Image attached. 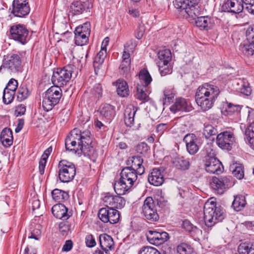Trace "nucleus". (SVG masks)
<instances>
[{"instance_id":"nucleus-1","label":"nucleus","mask_w":254,"mask_h":254,"mask_svg":"<svg viewBox=\"0 0 254 254\" xmlns=\"http://www.w3.org/2000/svg\"><path fill=\"white\" fill-rule=\"evenodd\" d=\"M90 134L89 130L82 132L77 128H74L65 139L66 150L78 154L83 153L90 156L94 150L93 147L91 145L92 139Z\"/></svg>"},{"instance_id":"nucleus-2","label":"nucleus","mask_w":254,"mask_h":254,"mask_svg":"<svg viewBox=\"0 0 254 254\" xmlns=\"http://www.w3.org/2000/svg\"><path fill=\"white\" fill-rule=\"evenodd\" d=\"M220 92L217 86L204 83L197 89L195 95L196 103L203 111H207L213 107Z\"/></svg>"},{"instance_id":"nucleus-3","label":"nucleus","mask_w":254,"mask_h":254,"mask_svg":"<svg viewBox=\"0 0 254 254\" xmlns=\"http://www.w3.org/2000/svg\"><path fill=\"white\" fill-rule=\"evenodd\" d=\"M138 173L134 169L125 167L121 172L120 180L114 185V190L117 194H124L131 189L137 180Z\"/></svg>"},{"instance_id":"nucleus-4","label":"nucleus","mask_w":254,"mask_h":254,"mask_svg":"<svg viewBox=\"0 0 254 254\" xmlns=\"http://www.w3.org/2000/svg\"><path fill=\"white\" fill-rule=\"evenodd\" d=\"M203 214L205 225L208 227L214 226L224 218L223 209L220 206H217L216 202L211 199L204 203Z\"/></svg>"},{"instance_id":"nucleus-5","label":"nucleus","mask_w":254,"mask_h":254,"mask_svg":"<svg viewBox=\"0 0 254 254\" xmlns=\"http://www.w3.org/2000/svg\"><path fill=\"white\" fill-rule=\"evenodd\" d=\"M76 174L74 164L66 160L60 161L58 165V176L59 180L63 183H68L72 181Z\"/></svg>"},{"instance_id":"nucleus-6","label":"nucleus","mask_w":254,"mask_h":254,"mask_svg":"<svg viewBox=\"0 0 254 254\" xmlns=\"http://www.w3.org/2000/svg\"><path fill=\"white\" fill-rule=\"evenodd\" d=\"M74 68L75 66L70 64L57 69L56 71H54L52 77L53 83L59 87L66 85L69 81Z\"/></svg>"},{"instance_id":"nucleus-7","label":"nucleus","mask_w":254,"mask_h":254,"mask_svg":"<svg viewBox=\"0 0 254 254\" xmlns=\"http://www.w3.org/2000/svg\"><path fill=\"white\" fill-rule=\"evenodd\" d=\"M2 69L7 70L9 73H16L20 72L21 69V58L17 54L4 56L2 64L0 67V72Z\"/></svg>"},{"instance_id":"nucleus-8","label":"nucleus","mask_w":254,"mask_h":254,"mask_svg":"<svg viewBox=\"0 0 254 254\" xmlns=\"http://www.w3.org/2000/svg\"><path fill=\"white\" fill-rule=\"evenodd\" d=\"M141 214L147 220L154 222L159 220L156 207L151 197H147L144 201L141 207Z\"/></svg>"},{"instance_id":"nucleus-9","label":"nucleus","mask_w":254,"mask_h":254,"mask_svg":"<svg viewBox=\"0 0 254 254\" xmlns=\"http://www.w3.org/2000/svg\"><path fill=\"white\" fill-rule=\"evenodd\" d=\"M212 150L205 157L204 167L205 170L212 174H219L222 172L223 166L221 162L214 156V153H211Z\"/></svg>"},{"instance_id":"nucleus-10","label":"nucleus","mask_w":254,"mask_h":254,"mask_svg":"<svg viewBox=\"0 0 254 254\" xmlns=\"http://www.w3.org/2000/svg\"><path fill=\"white\" fill-rule=\"evenodd\" d=\"M98 217L104 223L115 224L120 219V214L117 209L106 206L99 210Z\"/></svg>"},{"instance_id":"nucleus-11","label":"nucleus","mask_w":254,"mask_h":254,"mask_svg":"<svg viewBox=\"0 0 254 254\" xmlns=\"http://www.w3.org/2000/svg\"><path fill=\"white\" fill-rule=\"evenodd\" d=\"M90 24L87 23L79 26L75 30L74 41L76 45L83 46L88 41V37L90 34Z\"/></svg>"},{"instance_id":"nucleus-12","label":"nucleus","mask_w":254,"mask_h":254,"mask_svg":"<svg viewBox=\"0 0 254 254\" xmlns=\"http://www.w3.org/2000/svg\"><path fill=\"white\" fill-rule=\"evenodd\" d=\"M10 33L11 38L22 44L27 42L29 31L25 26L22 24H15L11 26Z\"/></svg>"},{"instance_id":"nucleus-13","label":"nucleus","mask_w":254,"mask_h":254,"mask_svg":"<svg viewBox=\"0 0 254 254\" xmlns=\"http://www.w3.org/2000/svg\"><path fill=\"white\" fill-rule=\"evenodd\" d=\"M235 141L233 133L225 131L218 134L216 143L218 146L222 149L230 150L232 145Z\"/></svg>"},{"instance_id":"nucleus-14","label":"nucleus","mask_w":254,"mask_h":254,"mask_svg":"<svg viewBox=\"0 0 254 254\" xmlns=\"http://www.w3.org/2000/svg\"><path fill=\"white\" fill-rule=\"evenodd\" d=\"M117 194L115 195L110 192L106 193L103 198L105 205L114 209L123 208L126 204V200L121 196L122 194Z\"/></svg>"},{"instance_id":"nucleus-15","label":"nucleus","mask_w":254,"mask_h":254,"mask_svg":"<svg viewBox=\"0 0 254 254\" xmlns=\"http://www.w3.org/2000/svg\"><path fill=\"white\" fill-rule=\"evenodd\" d=\"M148 241L151 244L159 246L164 244L169 238V234L164 231L158 232L156 230H148L146 233Z\"/></svg>"},{"instance_id":"nucleus-16","label":"nucleus","mask_w":254,"mask_h":254,"mask_svg":"<svg viewBox=\"0 0 254 254\" xmlns=\"http://www.w3.org/2000/svg\"><path fill=\"white\" fill-rule=\"evenodd\" d=\"M231 177L221 176L220 178L213 177L211 186L218 193L222 194L230 185Z\"/></svg>"},{"instance_id":"nucleus-17","label":"nucleus","mask_w":254,"mask_h":254,"mask_svg":"<svg viewBox=\"0 0 254 254\" xmlns=\"http://www.w3.org/2000/svg\"><path fill=\"white\" fill-rule=\"evenodd\" d=\"M92 8V4L89 1H81L74 0L70 4L69 12L73 15H79L84 12H90V9Z\"/></svg>"},{"instance_id":"nucleus-18","label":"nucleus","mask_w":254,"mask_h":254,"mask_svg":"<svg viewBox=\"0 0 254 254\" xmlns=\"http://www.w3.org/2000/svg\"><path fill=\"white\" fill-rule=\"evenodd\" d=\"M12 13L15 16L22 17L30 12L27 0H14L12 3Z\"/></svg>"},{"instance_id":"nucleus-19","label":"nucleus","mask_w":254,"mask_h":254,"mask_svg":"<svg viewBox=\"0 0 254 254\" xmlns=\"http://www.w3.org/2000/svg\"><path fill=\"white\" fill-rule=\"evenodd\" d=\"M222 8L228 12L239 13L245 9V4L243 0H228L223 4Z\"/></svg>"},{"instance_id":"nucleus-20","label":"nucleus","mask_w":254,"mask_h":254,"mask_svg":"<svg viewBox=\"0 0 254 254\" xmlns=\"http://www.w3.org/2000/svg\"><path fill=\"white\" fill-rule=\"evenodd\" d=\"M192 109V107L190 102L182 97L177 98L175 103L170 107L171 111L174 113L178 111L188 112L191 111Z\"/></svg>"},{"instance_id":"nucleus-21","label":"nucleus","mask_w":254,"mask_h":254,"mask_svg":"<svg viewBox=\"0 0 254 254\" xmlns=\"http://www.w3.org/2000/svg\"><path fill=\"white\" fill-rule=\"evenodd\" d=\"M143 159L139 156H134L129 157L127 161V168L134 169L138 175H142L144 172V167L142 166Z\"/></svg>"},{"instance_id":"nucleus-22","label":"nucleus","mask_w":254,"mask_h":254,"mask_svg":"<svg viewBox=\"0 0 254 254\" xmlns=\"http://www.w3.org/2000/svg\"><path fill=\"white\" fill-rule=\"evenodd\" d=\"M188 152L191 155L195 154L199 149L197 144V138L195 134L190 133L187 134L184 138Z\"/></svg>"},{"instance_id":"nucleus-23","label":"nucleus","mask_w":254,"mask_h":254,"mask_svg":"<svg viewBox=\"0 0 254 254\" xmlns=\"http://www.w3.org/2000/svg\"><path fill=\"white\" fill-rule=\"evenodd\" d=\"M52 212L57 218L64 220L67 219L71 215V213L70 212H68L67 208L65 206L61 203L54 205L53 206Z\"/></svg>"},{"instance_id":"nucleus-24","label":"nucleus","mask_w":254,"mask_h":254,"mask_svg":"<svg viewBox=\"0 0 254 254\" xmlns=\"http://www.w3.org/2000/svg\"><path fill=\"white\" fill-rule=\"evenodd\" d=\"M149 183L155 186H160L164 182V176L160 169L154 168L152 170L148 177Z\"/></svg>"},{"instance_id":"nucleus-25","label":"nucleus","mask_w":254,"mask_h":254,"mask_svg":"<svg viewBox=\"0 0 254 254\" xmlns=\"http://www.w3.org/2000/svg\"><path fill=\"white\" fill-rule=\"evenodd\" d=\"M100 245L103 252L108 253L109 250L114 248V242L113 238L109 235L104 233L100 235L99 237Z\"/></svg>"},{"instance_id":"nucleus-26","label":"nucleus","mask_w":254,"mask_h":254,"mask_svg":"<svg viewBox=\"0 0 254 254\" xmlns=\"http://www.w3.org/2000/svg\"><path fill=\"white\" fill-rule=\"evenodd\" d=\"M45 95L52 101L55 102L57 104L59 101L62 95V91L59 86H55L49 88L46 92Z\"/></svg>"},{"instance_id":"nucleus-27","label":"nucleus","mask_w":254,"mask_h":254,"mask_svg":"<svg viewBox=\"0 0 254 254\" xmlns=\"http://www.w3.org/2000/svg\"><path fill=\"white\" fill-rule=\"evenodd\" d=\"M0 139L2 145L5 147H9L13 141L12 130L9 128H4L1 132Z\"/></svg>"},{"instance_id":"nucleus-28","label":"nucleus","mask_w":254,"mask_h":254,"mask_svg":"<svg viewBox=\"0 0 254 254\" xmlns=\"http://www.w3.org/2000/svg\"><path fill=\"white\" fill-rule=\"evenodd\" d=\"M198 2V0H175L174 4L176 8L184 10L187 13L190 6Z\"/></svg>"},{"instance_id":"nucleus-29","label":"nucleus","mask_w":254,"mask_h":254,"mask_svg":"<svg viewBox=\"0 0 254 254\" xmlns=\"http://www.w3.org/2000/svg\"><path fill=\"white\" fill-rule=\"evenodd\" d=\"M100 114L107 122H110L115 115L114 107L108 104H104L101 109Z\"/></svg>"},{"instance_id":"nucleus-30","label":"nucleus","mask_w":254,"mask_h":254,"mask_svg":"<svg viewBox=\"0 0 254 254\" xmlns=\"http://www.w3.org/2000/svg\"><path fill=\"white\" fill-rule=\"evenodd\" d=\"M245 139L254 150V122L250 124L245 132Z\"/></svg>"},{"instance_id":"nucleus-31","label":"nucleus","mask_w":254,"mask_h":254,"mask_svg":"<svg viewBox=\"0 0 254 254\" xmlns=\"http://www.w3.org/2000/svg\"><path fill=\"white\" fill-rule=\"evenodd\" d=\"M211 19L208 16H200L196 18L195 25L197 27L204 30H207L211 26Z\"/></svg>"},{"instance_id":"nucleus-32","label":"nucleus","mask_w":254,"mask_h":254,"mask_svg":"<svg viewBox=\"0 0 254 254\" xmlns=\"http://www.w3.org/2000/svg\"><path fill=\"white\" fill-rule=\"evenodd\" d=\"M106 57V50L102 48L97 54L94 58L93 66L95 72L98 70L104 62Z\"/></svg>"},{"instance_id":"nucleus-33","label":"nucleus","mask_w":254,"mask_h":254,"mask_svg":"<svg viewBox=\"0 0 254 254\" xmlns=\"http://www.w3.org/2000/svg\"><path fill=\"white\" fill-rule=\"evenodd\" d=\"M117 92L118 94L122 97L128 95V87L126 81L120 79L117 81Z\"/></svg>"},{"instance_id":"nucleus-34","label":"nucleus","mask_w":254,"mask_h":254,"mask_svg":"<svg viewBox=\"0 0 254 254\" xmlns=\"http://www.w3.org/2000/svg\"><path fill=\"white\" fill-rule=\"evenodd\" d=\"M246 204V201L245 196L243 195H237L235 197L232 203V206L237 211H241Z\"/></svg>"},{"instance_id":"nucleus-35","label":"nucleus","mask_w":254,"mask_h":254,"mask_svg":"<svg viewBox=\"0 0 254 254\" xmlns=\"http://www.w3.org/2000/svg\"><path fill=\"white\" fill-rule=\"evenodd\" d=\"M239 49L245 55L252 56L254 53V43L245 41L240 45Z\"/></svg>"},{"instance_id":"nucleus-36","label":"nucleus","mask_w":254,"mask_h":254,"mask_svg":"<svg viewBox=\"0 0 254 254\" xmlns=\"http://www.w3.org/2000/svg\"><path fill=\"white\" fill-rule=\"evenodd\" d=\"M174 165L178 169L186 170L190 167L189 161L184 157H176L173 160Z\"/></svg>"},{"instance_id":"nucleus-37","label":"nucleus","mask_w":254,"mask_h":254,"mask_svg":"<svg viewBox=\"0 0 254 254\" xmlns=\"http://www.w3.org/2000/svg\"><path fill=\"white\" fill-rule=\"evenodd\" d=\"M159 59L158 63H161L163 64H168L171 61L172 54L169 49H164L160 51L158 53Z\"/></svg>"},{"instance_id":"nucleus-38","label":"nucleus","mask_w":254,"mask_h":254,"mask_svg":"<svg viewBox=\"0 0 254 254\" xmlns=\"http://www.w3.org/2000/svg\"><path fill=\"white\" fill-rule=\"evenodd\" d=\"M52 151V147L51 146L48 147L44 152L42 156L41 159L39 161V173L41 175L44 173L45 168L47 162V159Z\"/></svg>"},{"instance_id":"nucleus-39","label":"nucleus","mask_w":254,"mask_h":254,"mask_svg":"<svg viewBox=\"0 0 254 254\" xmlns=\"http://www.w3.org/2000/svg\"><path fill=\"white\" fill-rule=\"evenodd\" d=\"M176 249L178 254H196L193 249L190 245L185 243L178 245Z\"/></svg>"},{"instance_id":"nucleus-40","label":"nucleus","mask_w":254,"mask_h":254,"mask_svg":"<svg viewBox=\"0 0 254 254\" xmlns=\"http://www.w3.org/2000/svg\"><path fill=\"white\" fill-rule=\"evenodd\" d=\"M203 10V8L198 6L197 3V4H194L193 6H190L189 10L187 11L186 13H187L190 17L194 19L195 17L197 18L198 16H201V15L202 14Z\"/></svg>"},{"instance_id":"nucleus-41","label":"nucleus","mask_w":254,"mask_h":254,"mask_svg":"<svg viewBox=\"0 0 254 254\" xmlns=\"http://www.w3.org/2000/svg\"><path fill=\"white\" fill-rule=\"evenodd\" d=\"M54 200L58 202H62L67 198V194L64 191L59 189H55L52 192Z\"/></svg>"},{"instance_id":"nucleus-42","label":"nucleus","mask_w":254,"mask_h":254,"mask_svg":"<svg viewBox=\"0 0 254 254\" xmlns=\"http://www.w3.org/2000/svg\"><path fill=\"white\" fill-rule=\"evenodd\" d=\"M237 85L239 86L237 88L239 92L247 96L251 94L252 90L247 81L240 80Z\"/></svg>"},{"instance_id":"nucleus-43","label":"nucleus","mask_w":254,"mask_h":254,"mask_svg":"<svg viewBox=\"0 0 254 254\" xmlns=\"http://www.w3.org/2000/svg\"><path fill=\"white\" fill-rule=\"evenodd\" d=\"M139 78L142 81L145 86H148L152 81V78L147 69H142L139 74Z\"/></svg>"},{"instance_id":"nucleus-44","label":"nucleus","mask_w":254,"mask_h":254,"mask_svg":"<svg viewBox=\"0 0 254 254\" xmlns=\"http://www.w3.org/2000/svg\"><path fill=\"white\" fill-rule=\"evenodd\" d=\"M175 93L173 89L166 88L163 92V97L162 98L163 104L169 103L174 98Z\"/></svg>"},{"instance_id":"nucleus-45","label":"nucleus","mask_w":254,"mask_h":254,"mask_svg":"<svg viewBox=\"0 0 254 254\" xmlns=\"http://www.w3.org/2000/svg\"><path fill=\"white\" fill-rule=\"evenodd\" d=\"M15 92L4 89L2 96L3 103L5 104H9L11 103L14 99Z\"/></svg>"},{"instance_id":"nucleus-46","label":"nucleus","mask_w":254,"mask_h":254,"mask_svg":"<svg viewBox=\"0 0 254 254\" xmlns=\"http://www.w3.org/2000/svg\"><path fill=\"white\" fill-rule=\"evenodd\" d=\"M30 92L26 86L20 87L17 94V99L22 101L26 99L29 95Z\"/></svg>"},{"instance_id":"nucleus-47","label":"nucleus","mask_w":254,"mask_h":254,"mask_svg":"<svg viewBox=\"0 0 254 254\" xmlns=\"http://www.w3.org/2000/svg\"><path fill=\"white\" fill-rule=\"evenodd\" d=\"M57 104L56 103L53 101H52V100L50 99L45 95L42 102V106L45 111L48 112L51 110Z\"/></svg>"},{"instance_id":"nucleus-48","label":"nucleus","mask_w":254,"mask_h":254,"mask_svg":"<svg viewBox=\"0 0 254 254\" xmlns=\"http://www.w3.org/2000/svg\"><path fill=\"white\" fill-rule=\"evenodd\" d=\"M145 91L146 86L138 85L136 89V98L140 100H146L148 96Z\"/></svg>"},{"instance_id":"nucleus-49","label":"nucleus","mask_w":254,"mask_h":254,"mask_svg":"<svg viewBox=\"0 0 254 254\" xmlns=\"http://www.w3.org/2000/svg\"><path fill=\"white\" fill-rule=\"evenodd\" d=\"M129 46L128 43H127L125 45V49L122 56V61L130 62L129 52L133 51L134 45H132L131 48H129Z\"/></svg>"},{"instance_id":"nucleus-50","label":"nucleus","mask_w":254,"mask_h":254,"mask_svg":"<svg viewBox=\"0 0 254 254\" xmlns=\"http://www.w3.org/2000/svg\"><path fill=\"white\" fill-rule=\"evenodd\" d=\"M158 67L161 76H165L170 74L172 72V68L168 65V64H163L161 63H158Z\"/></svg>"},{"instance_id":"nucleus-51","label":"nucleus","mask_w":254,"mask_h":254,"mask_svg":"<svg viewBox=\"0 0 254 254\" xmlns=\"http://www.w3.org/2000/svg\"><path fill=\"white\" fill-rule=\"evenodd\" d=\"M138 254H160V253L156 249L147 246L142 247L139 250Z\"/></svg>"},{"instance_id":"nucleus-52","label":"nucleus","mask_w":254,"mask_h":254,"mask_svg":"<svg viewBox=\"0 0 254 254\" xmlns=\"http://www.w3.org/2000/svg\"><path fill=\"white\" fill-rule=\"evenodd\" d=\"M91 94L96 99H99L102 96V89L100 84H96L93 89L91 90Z\"/></svg>"},{"instance_id":"nucleus-53","label":"nucleus","mask_w":254,"mask_h":254,"mask_svg":"<svg viewBox=\"0 0 254 254\" xmlns=\"http://www.w3.org/2000/svg\"><path fill=\"white\" fill-rule=\"evenodd\" d=\"M234 176L238 179H242L244 176L243 167L241 165H239L235 167V169L232 171Z\"/></svg>"},{"instance_id":"nucleus-54","label":"nucleus","mask_w":254,"mask_h":254,"mask_svg":"<svg viewBox=\"0 0 254 254\" xmlns=\"http://www.w3.org/2000/svg\"><path fill=\"white\" fill-rule=\"evenodd\" d=\"M245 10L249 13L254 15V0H243Z\"/></svg>"},{"instance_id":"nucleus-55","label":"nucleus","mask_w":254,"mask_h":254,"mask_svg":"<svg viewBox=\"0 0 254 254\" xmlns=\"http://www.w3.org/2000/svg\"><path fill=\"white\" fill-rule=\"evenodd\" d=\"M137 108L132 105H128L125 109L124 116L134 118Z\"/></svg>"},{"instance_id":"nucleus-56","label":"nucleus","mask_w":254,"mask_h":254,"mask_svg":"<svg viewBox=\"0 0 254 254\" xmlns=\"http://www.w3.org/2000/svg\"><path fill=\"white\" fill-rule=\"evenodd\" d=\"M149 149L147 144L145 142H141L139 143L136 148V151L137 153L145 155L147 153Z\"/></svg>"},{"instance_id":"nucleus-57","label":"nucleus","mask_w":254,"mask_h":254,"mask_svg":"<svg viewBox=\"0 0 254 254\" xmlns=\"http://www.w3.org/2000/svg\"><path fill=\"white\" fill-rule=\"evenodd\" d=\"M26 112V106L23 104H20L15 106L14 115L17 117L24 115Z\"/></svg>"},{"instance_id":"nucleus-58","label":"nucleus","mask_w":254,"mask_h":254,"mask_svg":"<svg viewBox=\"0 0 254 254\" xmlns=\"http://www.w3.org/2000/svg\"><path fill=\"white\" fill-rule=\"evenodd\" d=\"M247 41L249 42L254 43V25L249 26L246 32Z\"/></svg>"},{"instance_id":"nucleus-59","label":"nucleus","mask_w":254,"mask_h":254,"mask_svg":"<svg viewBox=\"0 0 254 254\" xmlns=\"http://www.w3.org/2000/svg\"><path fill=\"white\" fill-rule=\"evenodd\" d=\"M183 227L187 231L189 232H195L199 230L196 226H193L190 221L188 220H185L183 221Z\"/></svg>"},{"instance_id":"nucleus-60","label":"nucleus","mask_w":254,"mask_h":254,"mask_svg":"<svg viewBox=\"0 0 254 254\" xmlns=\"http://www.w3.org/2000/svg\"><path fill=\"white\" fill-rule=\"evenodd\" d=\"M217 132V129L211 125L205 126L204 128V133L208 136L216 134Z\"/></svg>"},{"instance_id":"nucleus-61","label":"nucleus","mask_w":254,"mask_h":254,"mask_svg":"<svg viewBox=\"0 0 254 254\" xmlns=\"http://www.w3.org/2000/svg\"><path fill=\"white\" fill-rule=\"evenodd\" d=\"M18 86V82L16 80L11 78L9 80L4 89L15 92Z\"/></svg>"},{"instance_id":"nucleus-62","label":"nucleus","mask_w":254,"mask_h":254,"mask_svg":"<svg viewBox=\"0 0 254 254\" xmlns=\"http://www.w3.org/2000/svg\"><path fill=\"white\" fill-rule=\"evenodd\" d=\"M85 243L86 246L89 248L93 247L96 244L95 240L91 234H89L86 236L85 238Z\"/></svg>"},{"instance_id":"nucleus-63","label":"nucleus","mask_w":254,"mask_h":254,"mask_svg":"<svg viewBox=\"0 0 254 254\" xmlns=\"http://www.w3.org/2000/svg\"><path fill=\"white\" fill-rule=\"evenodd\" d=\"M250 244H242L238 247V252L240 254H249Z\"/></svg>"},{"instance_id":"nucleus-64","label":"nucleus","mask_w":254,"mask_h":254,"mask_svg":"<svg viewBox=\"0 0 254 254\" xmlns=\"http://www.w3.org/2000/svg\"><path fill=\"white\" fill-rule=\"evenodd\" d=\"M228 108L227 111L230 112H239L241 110V107L239 105H235L232 103H227Z\"/></svg>"}]
</instances>
